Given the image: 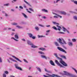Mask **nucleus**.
Returning <instances> with one entry per match:
<instances>
[{
	"label": "nucleus",
	"instance_id": "obj_1",
	"mask_svg": "<svg viewBox=\"0 0 77 77\" xmlns=\"http://www.w3.org/2000/svg\"><path fill=\"white\" fill-rule=\"evenodd\" d=\"M54 55L55 56V57H57L58 59V60H60V63L62 64L63 66H68V65L65 63V62L63 61V60H62V58H59V57H57V53H54Z\"/></svg>",
	"mask_w": 77,
	"mask_h": 77
},
{
	"label": "nucleus",
	"instance_id": "obj_2",
	"mask_svg": "<svg viewBox=\"0 0 77 77\" xmlns=\"http://www.w3.org/2000/svg\"><path fill=\"white\" fill-rule=\"evenodd\" d=\"M10 60H12L13 62H17V61L15 60L12 59L11 57H9L8 59H7V61L8 63H12V62Z\"/></svg>",
	"mask_w": 77,
	"mask_h": 77
},
{
	"label": "nucleus",
	"instance_id": "obj_3",
	"mask_svg": "<svg viewBox=\"0 0 77 77\" xmlns=\"http://www.w3.org/2000/svg\"><path fill=\"white\" fill-rule=\"evenodd\" d=\"M57 27H58L57 29V28H56V27L54 26H53L52 28L53 29H54V30H59V31H60V29H61L60 26L58 25H57Z\"/></svg>",
	"mask_w": 77,
	"mask_h": 77
},
{
	"label": "nucleus",
	"instance_id": "obj_4",
	"mask_svg": "<svg viewBox=\"0 0 77 77\" xmlns=\"http://www.w3.org/2000/svg\"><path fill=\"white\" fill-rule=\"evenodd\" d=\"M53 14H54L55 15H56L54 16V18H58V17H59L60 18H62V16H60L58 14L54 13H53Z\"/></svg>",
	"mask_w": 77,
	"mask_h": 77
},
{
	"label": "nucleus",
	"instance_id": "obj_5",
	"mask_svg": "<svg viewBox=\"0 0 77 77\" xmlns=\"http://www.w3.org/2000/svg\"><path fill=\"white\" fill-rule=\"evenodd\" d=\"M55 63H56L57 65L58 66H60V68H64V66H62V65H61L59 62H58V61L57 60H55Z\"/></svg>",
	"mask_w": 77,
	"mask_h": 77
},
{
	"label": "nucleus",
	"instance_id": "obj_6",
	"mask_svg": "<svg viewBox=\"0 0 77 77\" xmlns=\"http://www.w3.org/2000/svg\"><path fill=\"white\" fill-rule=\"evenodd\" d=\"M57 49H58V50H59L60 51L63 52V53H67V52H66V51H65V50L60 47H58Z\"/></svg>",
	"mask_w": 77,
	"mask_h": 77
},
{
	"label": "nucleus",
	"instance_id": "obj_7",
	"mask_svg": "<svg viewBox=\"0 0 77 77\" xmlns=\"http://www.w3.org/2000/svg\"><path fill=\"white\" fill-rule=\"evenodd\" d=\"M15 66L16 68L17 69H19V70H22V69H21V67L17 66H18V65L17 64H15Z\"/></svg>",
	"mask_w": 77,
	"mask_h": 77
},
{
	"label": "nucleus",
	"instance_id": "obj_8",
	"mask_svg": "<svg viewBox=\"0 0 77 77\" xmlns=\"http://www.w3.org/2000/svg\"><path fill=\"white\" fill-rule=\"evenodd\" d=\"M12 57H13V58H14L16 60H17L18 61H19V62H22V61H21V60H20L18 58H17V57H15V56H12Z\"/></svg>",
	"mask_w": 77,
	"mask_h": 77
},
{
	"label": "nucleus",
	"instance_id": "obj_9",
	"mask_svg": "<svg viewBox=\"0 0 77 77\" xmlns=\"http://www.w3.org/2000/svg\"><path fill=\"white\" fill-rule=\"evenodd\" d=\"M63 72L64 73H65V74L66 75H68V76H69L70 74H71L70 73L65 71H63Z\"/></svg>",
	"mask_w": 77,
	"mask_h": 77
},
{
	"label": "nucleus",
	"instance_id": "obj_10",
	"mask_svg": "<svg viewBox=\"0 0 77 77\" xmlns=\"http://www.w3.org/2000/svg\"><path fill=\"white\" fill-rule=\"evenodd\" d=\"M38 49H39V50H41L42 51H46V49L42 47L38 48Z\"/></svg>",
	"mask_w": 77,
	"mask_h": 77
},
{
	"label": "nucleus",
	"instance_id": "obj_11",
	"mask_svg": "<svg viewBox=\"0 0 77 77\" xmlns=\"http://www.w3.org/2000/svg\"><path fill=\"white\" fill-rule=\"evenodd\" d=\"M31 45V47H32V48H38V47L37 46L35 45H34V44H33V43Z\"/></svg>",
	"mask_w": 77,
	"mask_h": 77
},
{
	"label": "nucleus",
	"instance_id": "obj_12",
	"mask_svg": "<svg viewBox=\"0 0 77 77\" xmlns=\"http://www.w3.org/2000/svg\"><path fill=\"white\" fill-rule=\"evenodd\" d=\"M57 40L58 41L59 43H60V44H63V42H62V40L60 38H59L58 39H57Z\"/></svg>",
	"mask_w": 77,
	"mask_h": 77
},
{
	"label": "nucleus",
	"instance_id": "obj_13",
	"mask_svg": "<svg viewBox=\"0 0 77 77\" xmlns=\"http://www.w3.org/2000/svg\"><path fill=\"white\" fill-rule=\"evenodd\" d=\"M68 45L70 47H72V42H68Z\"/></svg>",
	"mask_w": 77,
	"mask_h": 77
},
{
	"label": "nucleus",
	"instance_id": "obj_14",
	"mask_svg": "<svg viewBox=\"0 0 77 77\" xmlns=\"http://www.w3.org/2000/svg\"><path fill=\"white\" fill-rule=\"evenodd\" d=\"M50 63L51 65H53V66H55V65L54 64V63L53 62V61H52V60H50Z\"/></svg>",
	"mask_w": 77,
	"mask_h": 77
},
{
	"label": "nucleus",
	"instance_id": "obj_15",
	"mask_svg": "<svg viewBox=\"0 0 77 77\" xmlns=\"http://www.w3.org/2000/svg\"><path fill=\"white\" fill-rule=\"evenodd\" d=\"M41 58H42L43 59H47V58L46 57V56L45 55H41Z\"/></svg>",
	"mask_w": 77,
	"mask_h": 77
},
{
	"label": "nucleus",
	"instance_id": "obj_16",
	"mask_svg": "<svg viewBox=\"0 0 77 77\" xmlns=\"http://www.w3.org/2000/svg\"><path fill=\"white\" fill-rule=\"evenodd\" d=\"M27 42L28 44V45H31L33 43H32L30 41H29V40H27Z\"/></svg>",
	"mask_w": 77,
	"mask_h": 77
},
{
	"label": "nucleus",
	"instance_id": "obj_17",
	"mask_svg": "<svg viewBox=\"0 0 77 77\" xmlns=\"http://www.w3.org/2000/svg\"><path fill=\"white\" fill-rule=\"evenodd\" d=\"M45 71L48 73H51V71L47 70V69L45 68Z\"/></svg>",
	"mask_w": 77,
	"mask_h": 77
},
{
	"label": "nucleus",
	"instance_id": "obj_18",
	"mask_svg": "<svg viewBox=\"0 0 77 77\" xmlns=\"http://www.w3.org/2000/svg\"><path fill=\"white\" fill-rule=\"evenodd\" d=\"M42 11L43 12H46V13H48V11L47 10L45 9H43L42 10Z\"/></svg>",
	"mask_w": 77,
	"mask_h": 77
},
{
	"label": "nucleus",
	"instance_id": "obj_19",
	"mask_svg": "<svg viewBox=\"0 0 77 77\" xmlns=\"http://www.w3.org/2000/svg\"><path fill=\"white\" fill-rule=\"evenodd\" d=\"M36 68L37 69V70H38V71L40 72H41V69H40V68H39V67H36Z\"/></svg>",
	"mask_w": 77,
	"mask_h": 77
},
{
	"label": "nucleus",
	"instance_id": "obj_20",
	"mask_svg": "<svg viewBox=\"0 0 77 77\" xmlns=\"http://www.w3.org/2000/svg\"><path fill=\"white\" fill-rule=\"evenodd\" d=\"M28 35L29 38H32L33 36V34L31 33H28Z\"/></svg>",
	"mask_w": 77,
	"mask_h": 77
},
{
	"label": "nucleus",
	"instance_id": "obj_21",
	"mask_svg": "<svg viewBox=\"0 0 77 77\" xmlns=\"http://www.w3.org/2000/svg\"><path fill=\"white\" fill-rule=\"evenodd\" d=\"M22 14L23 15L24 17L25 18H27V16L25 14L22 13Z\"/></svg>",
	"mask_w": 77,
	"mask_h": 77
},
{
	"label": "nucleus",
	"instance_id": "obj_22",
	"mask_svg": "<svg viewBox=\"0 0 77 77\" xmlns=\"http://www.w3.org/2000/svg\"><path fill=\"white\" fill-rule=\"evenodd\" d=\"M60 13L61 14H63V15H66V12L64 11H60Z\"/></svg>",
	"mask_w": 77,
	"mask_h": 77
},
{
	"label": "nucleus",
	"instance_id": "obj_23",
	"mask_svg": "<svg viewBox=\"0 0 77 77\" xmlns=\"http://www.w3.org/2000/svg\"><path fill=\"white\" fill-rule=\"evenodd\" d=\"M14 37L16 39H18V34H16L14 35Z\"/></svg>",
	"mask_w": 77,
	"mask_h": 77
},
{
	"label": "nucleus",
	"instance_id": "obj_24",
	"mask_svg": "<svg viewBox=\"0 0 77 77\" xmlns=\"http://www.w3.org/2000/svg\"><path fill=\"white\" fill-rule=\"evenodd\" d=\"M38 53H39V54H45V53L41 51H39L38 52Z\"/></svg>",
	"mask_w": 77,
	"mask_h": 77
},
{
	"label": "nucleus",
	"instance_id": "obj_25",
	"mask_svg": "<svg viewBox=\"0 0 77 77\" xmlns=\"http://www.w3.org/2000/svg\"><path fill=\"white\" fill-rule=\"evenodd\" d=\"M60 0H56L54 1V3H57Z\"/></svg>",
	"mask_w": 77,
	"mask_h": 77
},
{
	"label": "nucleus",
	"instance_id": "obj_26",
	"mask_svg": "<svg viewBox=\"0 0 77 77\" xmlns=\"http://www.w3.org/2000/svg\"><path fill=\"white\" fill-rule=\"evenodd\" d=\"M72 69L73 70H74V71L75 72H76V73L77 74V70H76V69H75V68H73V67L72 68Z\"/></svg>",
	"mask_w": 77,
	"mask_h": 77
},
{
	"label": "nucleus",
	"instance_id": "obj_27",
	"mask_svg": "<svg viewBox=\"0 0 77 77\" xmlns=\"http://www.w3.org/2000/svg\"><path fill=\"white\" fill-rule=\"evenodd\" d=\"M37 36L38 38H42L43 37L45 38V36L39 35H37Z\"/></svg>",
	"mask_w": 77,
	"mask_h": 77
},
{
	"label": "nucleus",
	"instance_id": "obj_28",
	"mask_svg": "<svg viewBox=\"0 0 77 77\" xmlns=\"http://www.w3.org/2000/svg\"><path fill=\"white\" fill-rule=\"evenodd\" d=\"M24 2H25V3H26V4H27V5H29V6H31V5H30L29 4V3L28 2H26V0H24Z\"/></svg>",
	"mask_w": 77,
	"mask_h": 77
},
{
	"label": "nucleus",
	"instance_id": "obj_29",
	"mask_svg": "<svg viewBox=\"0 0 77 77\" xmlns=\"http://www.w3.org/2000/svg\"><path fill=\"white\" fill-rule=\"evenodd\" d=\"M63 41V44H67L66 43V42H65V40H64L63 39L62 40Z\"/></svg>",
	"mask_w": 77,
	"mask_h": 77
},
{
	"label": "nucleus",
	"instance_id": "obj_30",
	"mask_svg": "<svg viewBox=\"0 0 77 77\" xmlns=\"http://www.w3.org/2000/svg\"><path fill=\"white\" fill-rule=\"evenodd\" d=\"M11 39H14V40H15L16 41H17V42H18V40L15 39V38H14V37H11Z\"/></svg>",
	"mask_w": 77,
	"mask_h": 77
},
{
	"label": "nucleus",
	"instance_id": "obj_31",
	"mask_svg": "<svg viewBox=\"0 0 77 77\" xmlns=\"http://www.w3.org/2000/svg\"><path fill=\"white\" fill-rule=\"evenodd\" d=\"M16 27H17L18 29H19L23 28V27L22 26H16Z\"/></svg>",
	"mask_w": 77,
	"mask_h": 77
},
{
	"label": "nucleus",
	"instance_id": "obj_32",
	"mask_svg": "<svg viewBox=\"0 0 77 77\" xmlns=\"http://www.w3.org/2000/svg\"><path fill=\"white\" fill-rule=\"evenodd\" d=\"M69 76H70V77H75V75H73L71 73H70V75Z\"/></svg>",
	"mask_w": 77,
	"mask_h": 77
},
{
	"label": "nucleus",
	"instance_id": "obj_33",
	"mask_svg": "<svg viewBox=\"0 0 77 77\" xmlns=\"http://www.w3.org/2000/svg\"><path fill=\"white\" fill-rule=\"evenodd\" d=\"M61 57L62 58H63L64 59H66V57L64 55H61Z\"/></svg>",
	"mask_w": 77,
	"mask_h": 77
},
{
	"label": "nucleus",
	"instance_id": "obj_34",
	"mask_svg": "<svg viewBox=\"0 0 77 77\" xmlns=\"http://www.w3.org/2000/svg\"><path fill=\"white\" fill-rule=\"evenodd\" d=\"M11 24H12V25L17 26V23H11Z\"/></svg>",
	"mask_w": 77,
	"mask_h": 77
},
{
	"label": "nucleus",
	"instance_id": "obj_35",
	"mask_svg": "<svg viewBox=\"0 0 77 77\" xmlns=\"http://www.w3.org/2000/svg\"><path fill=\"white\" fill-rule=\"evenodd\" d=\"M71 2H74V3L76 4V5H77V1H74V0H71Z\"/></svg>",
	"mask_w": 77,
	"mask_h": 77
},
{
	"label": "nucleus",
	"instance_id": "obj_36",
	"mask_svg": "<svg viewBox=\"0 0 77 77\" xmlns=\"http://www.w3.org/2000/svg\"><path fill=\"white\" fill-rule=\"evenodd\" d=\"M55 45H56L57 46H59V45L58 43L57 42H55Z\"/></svg>",
	"mask_w": 77,
	"mask_h": 77
},
{
	"label": "nucleus",
	"instance_id": "obj_37",
	"mask_svg": "<svg viewBox=\"0 0 77 77\" xmlns=\"http://www.w3.org/2000/svg\"><path fill=\"white\" fill-rule=\"evenodd\" d=\"M63 30L64 31V32H66V29L64 27H63Z\"/></svg>",
	"mask_w": 77,
	"mask_h": 77
},
{
	"label": "nucleus",
	"instance_id": "obj_38",
	"mask_svg": "<svg viewBox=\"0 0 77 77\" xmlns=\"http://www.w3.org/2000/svg\"><path fill=\"white\" fill-rule=\"evenodd\" d=\"M53 23L54 24H56L57 25H59V24L58 23H57L54 22H53Z\"/></svg>",
	"mask_w": 77,
	"mask_h": 77
},
{
	"label": "nucleus",
	"instance_id": "obj_39",
	"mask_svg": "<svg viewBox=\"0 0 77 77\" xmlns=\"http://www.w3.org/2000/svg\"><path fill=\"white\" fill-rule=\"evenodd\" d=\"M29 10L30 11H32V12H34V10H33V9H32L31 8H29Z\"/></svg>",
	"mask_w": 77,
	"mask_h": 77
},
{
	"label": "nucleus",
	"instance_id": "obj_40",
	"mask_svg": "<svg viewBox=\"0 0 77 77\" xmlns=\"http://www.w3.org/2000/svg\"><path fill=\"white\" fill-rule=\"evenodd\" d=\"M35 29H36V30H39V27H38L37 26H36L35 27Z\"/></svg>",
	"mask_w": 77,
	"mask_h": 77
},
{
	"label": "nucleus",
	"instance_id": "obj_41",
	"mask_svg": "<svg viewBox=\"0 0 77 77\" xmlns=\"http://www.w3.org/2000/svg\"><path fill=\"white\" fill-rule=\"evenodd\" d=\"M2 62L3 60H2V59L0 57V63H2Z\"/></svg>",
	"mask_w": 77,
	"mask_h": 77
},
{
	"label": "nucleus",
	"instance_id": "obj_42",
	"mask_svg": "<svg viewBox=\"0 0 77 77\" xmlns=\"http://www.w3.org/2000/svg\"><path fill=\"white\" fill-rule=\"evenodd\" d=\"M4 74H9V72H8V71H5V72Z\"/></svg>",
	"mask_w": 77,
	"mask_h": 77
},
{
	"label": "nucleus",
	"instance_id": "obj_43",
	"mask_svg": "<svg viewBox=\"0 0 77 77\" xmlns=\"http://www.w3.org/2000/svg\"><path fill=\"white\" fill-rule=\"evenodd\" d=\"M3 77H6V74L5 73H4V74H3Z\"/></svg>",
	"mask_w": 77,
	"mask_h": 77
},
{
	"label": "nucleus",
	"instance_id": "obj_44",
	"mask_svg": "<svg viewBox=\"0 0 77 77\" xmlns=\"http://www.w3.org/2000/svg\"><path fill=\"white\" fill-rule=\"evenodd\" d=\"M72 41L73 42H76V39L73 38L72 39Z\"/></svg>",
	"mask_w": 77,
	"mask_h": 77
},
{
	"label": "nucleus",
	"instance_id": "obj_45",
	"mask_svg": "<svg viewBox=\"0 0 77 77\" xmlns=\"http://www.w3.org/2000/svg\"><path fill=\"white\" fill-rule=\"evenodd\" d=\"M9 5V4H5L4 5V6H8V5Z\"/></svg>",
	"mask_w": 77,
	"mask_h": 77
},
{
	"label": "nucleus",
	"instance_id": "obj_46",
	"mask_svg": "<svg viewBox=\"0 0 77 77\" xmlns=\"http://www.w3.org/2000/svg\"><path fill=\"white\" fill-rule=\"evenodd\" d=\"M39 26H41V27H44V25H41V24H39Z\"/></svg>",
	"mask_w": 77,
	"mask_h": 77
},
{
	"label": "nucleus",
	"instance_id": "obj_47",
	"mask_svg": "<svg viewBox=\"0 0 77 77\" xmlns=\"http://www.w3.org/2000/svg\"><path fill=\"white\" fill-rule=\"evenodd\" d=\"M23 60L24 62H26V63H28V62L26 60V59H24Z\"/></svg>",
	"mask_w": 77,
	"mask_h": 77
},
{
	"label": "nucleus",
	"instance_id": "obj_48",
	"mask_svg": "<svg viewBox=\"0 0 77 77\" xmlns=\"http://www.w3.org/2000/svg\"><path fill=\"white\" fill-rule=\"evenodd\" d=\"M21 40L22 41H24V42H26V40L24 38L22 39Z\"/></svg>",
	"mask_w": 77,
	"mask_h": 77
},
{
	"label": "nucleus",
	"instance_id": "obj_49",
	"mask_svg": "<svg viewBox=\"0 0 77 77\" xmlns=\"http://www.w3.org/2000/svg\"><path fill=\"white\" fill-rule=\"evenodd\" d=\"M19 8H20V9H23V7L21 6H20Z\"/></svg>",
	"mask_w": 77,
	"mask_h": 77
},
{
	"label": "nucleus",
	"instance_id": "obj_50",
	"mask_svg": "<svg viewBox=\"0 0 77 77\" xmlns=\"http://www.w3.org/2000/svg\"><path fill=\"white\" fill-rule=\"evenodd\" d=\"M32 39H35V36H32V37H31Z\"/></svg>",
	"mask_w": 77,
	"mask_h": 77
},
{
	"label": "nucleus",
	"instance_id": "obj_51",
	"mask_svg": "<svg viewBox=\"0 0 77 77\" xmlns=\"http://www.w3.org/2000/svg\"><path fill=\"white\" fill-rule=\"evenodd\" d=\"M5 17H8V15L6 13H5Z\"/></svg>",
	"mask_w": 77,
	"mask_h": 77
},
{
	"label": "nucleus",
	"instance_id": "obj_52",
	"mask_svg": "<svg viewBox=\"0 0 77 77\" xmlns=\"http://www.w3.org/2000/svg\"><path fill=\"white\" fill-rule=\"evenodd\" d=\"M14 35H15V33L13 32V33H12L11 35L12 36H14Z\"/></svg>",
	"mask_w": 77,
	"mask_h": 77
},
{
	"label": "nucleus",
	"instance_id": "obj_53",
	"mask_svg": "<svg viewBox=\"0 0 77 77\" xmlns=\"http://www.w3.org/2000/svg\"><path fill=\"white\" fill-rule=\"evenodd\" d=\"M50 25H47L46 26V27H50Z\"/></svg>",
	"mask_w": 77,
	"mask_h": 77
},
{
	"label": "nucleus",
	"instance_id": "obj_54",
	"mask_svg": "<svg viewBox=\"0 0 77 77\" xmlns=\"http://www.w3.org/2000/svg\"><path fill=\"white\" fill-rule=\"evenodd\" d=\"M42 18H44V19H45L46 18V17L45 16H43L42 17Z\"/></svg>",
	"mask_w": 77,
	"mask_h": 77
},
{
	"label": "nucleus",
	"instance_id": "obj_55",
	"mask_svg": "<svg viewBox=\"0 0 77 77\" xmlns=\"http://www.w3.org/2000/svg\"><path fill=\"white\" fill-rule=\"evenodd\" d=\"M50 30H48L47 31H46V32L47 33H49V32H50Z\"/></svg>",
	"mask_w": 77,
	"mask_h": 77
},
{
	"label": "nucleus",
	"instance_id": "obj_56",
	"mask_svg": "<svg viewBox=\"0 0 77 77\" xmlns=\"http://www.w3.org/2000/svg\"><path fill=\"white\" fill-rule=\"evenodd\" d=\"M69 12H70V13H71L72 14H73V13H74V12L72 11H70Z\"/></svg>",
	"mask_w": 77,
	"mask_h": 77
},
{
	"label": "nucleus",
	"instance_id": "obj_57",
	"mask_svg": "<svg viewBox=\"0 0 77 77\" xmlns=\"http://www.w3.org/2000/svg\"><path fill=\"white\" fill-rule=\"evenodd\" d=\"M68 41H69V42H70V41H71V39H70V38L68 39Z\"/></svg>",
	"mask_w": 77,
	"mask_h": 77
},
{
	"label": "nucleus",
	"instance_id": "obj_58",
	"mask_svg": "<svg viewBox=\"0 0 77 77\" xmlns=\"http://www.w3.org/2000/svg\"><path fill=\"white\" fill-rule=\"evenodd\" d=\"M11 11H12V12H14V9H11Z\"/></svg>",
	"mask_w": 77,
	"mask_h": 77
},
{
	"label": "nucleus",
	"instance_id": "obj_59",
	"mask_svg": "<svg viewBox=\"0 0 77 77\" xmlns=\"http://www.w3.org/2000/svg\"><path fill=\"white\" fill-rule=\"evenodd\" d=\"M8 30H11V29H12L11 28H8Z\"/></svg>",
	"mask_w": 77,
	"mask_h": 77
},
{
	"label": "nucleus",
	"instance_id": "obj_60",
	"mask_svg": "<svg viewBox=\"0 0 77 77\" xmlns=\"http://www.w3.org/2000/svg\"><path fill=\"white\" fill-rule=\"evenodd\" d=\"M63 47L65 49H66V48L65 46H64Z\"/></svg>",
	"mask_w": 77,
	"mask_h": 77
},
{
	"label": "nucleus",
	"instance_id": "obj_61",
	"mask_svg": "<svg viewBox=\"0 0 77 77\" xmlns=\"http://www.w3.org/2000/svg\"><path fill=\"white\" fill-rule=\"evenodd\" d=\"M23 7H24V8H26V5H24Z\"/></svg>",
	"mask_w": 77,
	"mask_h": 77
},
{
	"label": "nucleus",
	"instance_id": "obj_62",
	"mask_svg": "<svg viewBox=\"0 0 77 77\" xmlns=\"http://www.w3.org/2000/svg\"><path fill=\"white\" fill-rule=\"evenodd\" d=\"M59 33H61V34H63V33H63V32H59Z\"/></svg>",
	"mask_w": 77,
	"mask_h": 77
},
{
	"label": "nucleus",
	"instance_id": "obj_63",
	"mask_svg": "<svg viewBox=\"0 0 77 77\" xmlns=\"http://www.w3.org/2000/svg\"><path fill=\"white\" fill-rule=\"evenodd\" d=\"M28 77H33L32 76H30V75H29L28 76Z\"/></svg>",
	"mask_w": 77,
	"mask_h": 77
},
{
	"label": "nucleus",
	"instance_id": "obj_64",
	"mask_svg": "<svg viewBox=\"0 0 77 77\" xmlns=\"http://www.w3.org/2000/svg\"><path fill=\"white\" fill-rule=\"evenodd\" d=\"M6 29H7V28H4V30H6Z\"/></svg>",
	"mask_w": 77,
	"mask_h": 77
}]
</instances>
